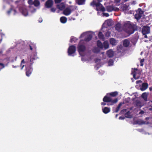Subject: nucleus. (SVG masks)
I'll return each instance as SVG.
<instances>
[{
  "instance_id": "nucleus-6",
  "label": "nucleus",
  "mask_w": 152,
  "mask_h": 152,
  "mask_svg": "<svg viewBox=\"0 0 152 152\" xmlns=\"http://www.w3.org/2000/svg\"><path fill=\"white\" fill-rule=\"evenodd\" d=\"M76 48L74 45H71L68 48V55L70 56H73L72 54H74L76 51Z\"/></svg>"
},
{
  "instance_id": "nucleus-55",
  "label": "nucleus",
  "mask_w": 152,
  "mask_h": 152,
  "mask_svg": "<svg viewBox=\"0 0 152 152\" xmlns=\"http://www.w3.org/2000/svg\"><path fill=\"white\" fill-rule=\"evenodd\" d=\"M125 118L124 117L120 116L119 117V119L120 120H124Z\"/></svg>"
},
{
  "instance_id": "nucleus-62",
  "label": "nucleus",
  "mask_w": 152,
  "mask_h": 152,
  "mask_svg": "<svg viewBox=\"0 0 152 152\" xmlns=\"http://www.w3.org/2000/svg\"><path fill=\"white\" fill-rule=\"evenodd\" d=\"M145 119L146 120H148V119H149V118H148V117H146L145 118Z\"/></svg>"
},
{
  "instance_id": "nucleus-36",
  "label": "nucleus",
  "mask_w": 152,
  "mask_h": 152,
  "mask_svg": "<svg viewBox=\"0 0 152 152\" xmlns=\"http://www.w3.org/2000/svg\"><path fill=\"white\" fill-rule=\"evenodd\" d=\"M125 116L126 118H131V115H130V113L129 111L127 112L125 115Z\"/></svg>"
},
{
  "instance_id": "nucleus-58",
  "label": "nucleus",
  "mask_w": 152,
  "mask_h": 152,
  "mask_svg": "<svg viewBox=\"0 0 152 152\" xmlns=\"http://www.w3.org/2000/svg\"><path fill=\"white\" fill-rule=\"evenodd\" d=\"M121 0H115V1L116 3H118L120 2Z\"/></svg>"
},
{
  "instance_id": "nucleus-59",
  "label": "nucleus",
  "mask_w": 152,
  "mask_h": 152,
  "mask_svg": "<svg viewBox=\"0 0 152 152\" xmlns=\"http://www.w3.org/2000/svg\"><path fill=\"white\" fill-rule=\"evenodd\" d=\"M24 41H20V43H21V45H24Z\"/></svg>"
},
{
  "instance_id": "nucleus-12",
  "label": "nucleus",
  "mask_w": 152,
  "mask_h": 152,
  "mask_svg": "<svg viewBox=\"0 0 152 152\" xmlns=\"http://www.w3.org/2000/svg\"><path fill=\"white\" fill-rule=\"evenodd\" d=\"M21 13L24 16H26L28 15V12L25 6H23L21 8Z\"/></svg>"
},
{
  "instance_id": "nucleus-40",
  "label": "nucleus",
  "mask_w": 152,
  "mask_h": 152,
  "mask_svg": "<svg viewBox=\"0 0 152 152\" xmlns=\"http://www.w3.org/2000/svg\"><path fill=\"white\" fill-rule=\"evenodd\" d=\"M77 39L76 38L72 37L70 40V42H75L77 40Z\"/></svg>"
},
{
  "instance_id": "nucleus-24",
  "label": "nucleus",
  "mask_w": 152,
  "mask_h": 152,
  "mask_svg": "<svg viewBox=\"0 0 152 152\" xmlns=\"http://www.w3.org/2000/svg\"><path fill=\"white\" fill-rule=\"evenodd\" d=\"M107 54L108 56L109 57H111L113 56L114 53L113 51L110 49L107 51Z\"/></svg>"
},
{
  "instance_id": "nucleus-57",
  "label": "nucleus",
  "mask_w": 152,
  "mask_h": 152,
  "mask_svg": "<svg viewBox=\"0 0 152 152\" xmlns=\"http://www.w3.org/2000/svg\"><path fill=\"white\" fill-rule=\"evenodd\" d=\"M38 21H39V23H41L42 22V18H39V20H38Z\"/></svg>"
},
{
  "instance_id": "nucleus-18",
  "label": "nucleus",
  "mask_w": 152,
  "mask_h": 152,
  "mask_svg": "<svg viewBox=\"0 0 152 152\" xmlns=\"http://www.w3.org/2000/svg\"><path fill=\"white\" fill-rule=\"evenodd\" d=\"M106 27H104L103 26L102 27V29L103 31H107V32H106L105 33H104L105 35L107 37H109L110 36V32L107 30V27L106 26Z\"/></svg>"
},
{
  "instance_id": "nucleus-64",
  "label": "nucleus",
  "mask_w": 152,
  "mask_h": 152,
  "mask_svg": "<svg viewBox=\"0 0 152 152\" xmlns=\"http://www.w3.org/2000/svg\"><path fill=\"white\" fill-rule=\"evenodd\" d=\"M129 0H123V1H125V2H126V1H128Z\"/></svg>"
},
{
  "instance_id": "nucleus-11",
  "label": "nucleus",
  "mask_w": 152,
  "mask_h": 152,
  "mask_svg": "<svg viewBox=\"0 0 152 152\" xmlns=\"http://www.w3.org/2000/svg\"><path fill=\"white\" fill-rule=\"evenodd\" d=\"M32 70V69L31 66L27 67L26 72V75L28 77L31 74Z\"/></svg>"
},
{
  "instance_id": "nucleus-28",
  "label": "nucleus",
  "mask_w": 152,
  "mask_h": 152,
  "mask_svg": "<svg viewBox=\"0 0 152 152\" xmlns=\"http://www.w3.org/2000/svg\"><path fill=\"white\" fill-rule=\"evenodd\" d=\"M67 18L65 17H62L60 18V20L61 22L62 23H65L67 21Z\"/></svg>"
},
{
  "instance_id": "nucleus-15",
  "label": "nucleus",
  "mask_w": 152,
  "mask_h": 152,
  "mask_svg": "<svg viewBox=\"0 0 152 152\" xmlns=\"http://www.w3.org/2000/svg\"><path fill=\"white\" fill-rule=\"evenodd\" d=\"M71 13L70 9L69 7L66 8L63 11L64 14L66 16L69 15Z\"/></svg>"
},
{
  "instance_id": "nucleus-51",
  "label": "nucleus",
  "mask_w": 152,
  "mask_h": 152,
  "mask_svg": "<svg viewBox=\"0 0 152 152\" xmlns=\"http://www.w3.org/2000/svg\"><path fill=\"white\" fill-rule=\"evenodd\" d=\"M99 74L101 75H103L104 73V72L102 70H100L99 71Z\"/></svg>"
},
{
  "instance_id": "nucleus-21",
  "label": "nucleus",
  "mask_w": 152,
  "mask_h": 152,
  "mask_svg": "<svg viewBox=\"0 0 152 152\" xmlns=\"http://www.w3.org/2000/svg\"><path fill=\"white\" fill-rule=\"evenodd\" d=\"M58 8L60 10L64 9L65 8V5L64 3H62L57 5Z\"/></svg>"
},
{
  "instance_id": "nucleus-19",
  "label": "nucleus",
  "mask_w": 152,
  "mask_h": 152,
  "mask_svg": "<svg viewBox=\"0 0 152 152\" xmlns=\"http://www.w3.org/2000/svg\"><path fill=\"white\" fill-rule=\"evenodd\" d=\"M130 44V42L127 39L124 40L123 42V45L124 46L126 47H128Z\"/></svg>"
},
{
  "instance_id": "nucleus-44",
  "label": "nucleus",
  "mask_w": 152,
  "mask_h": 152,
  "mask_svg": "<svg viewBox=\"0 0 152 152\" xmlns=\"http://www.w3.org/2000/svg\"><path fill=\"white\" fill-rule=\"evenodd\" d=\"M28 2L29 5H33L34 4V1L32 0H28Z\"/></svg>"
},
{
  "instance_id": "nucleus-25",
  "label": "nucleus",
  "mask_w": 152,
  "mask_h": 152,
  "mask_svg": "<svg viewBox=\"0 0 152 152\" xmlns=\"http://www.w3.org/2000/svg\"><path fill=\"white\" fill-rule=\"evenodd\" d=\"M110 43L113 45H116L117 42V41L113 38H111L110 39Z\"/></svg>"
},
{
  "instance_id": "nucleus-38",
  "label": "nucleus",
  "mask_w": 152,
  "mask_h": 152,
  "mask_svg": "<svg viewBox=\"0 0 152 152\" xmlns=\"http://www.w3.org/2000/svg\"><path fill=\"white\" fill-rule=\"evenodd\" d=\"M25 61L24 59H23L21 62L20 66H21V69H23V67L24 66V64H25Z\"/></svg>"
},
{
  "instance_id": "nucleus-34",
  "label": "nucleus",
  "mask_w": 152,
  "mask_h": 152,
  "mask_svg": "<svg viewBox=\"0 0 152 152\" xmlns=\"http://www.w3.org/2000/svg\"><path fill=\"white\" fill-rule=\"evenodd\" d=\"M39 4V2L38 0H35L34 1L33 4L36 7L38 6Z\"/></svg>"
},
{
  "instance_id": "nucleus-50",
  "label": "nucleus",
  "mask_w": 152,
  "mask_h": 152,
  "mask_svg": "<svg viewBox=\"0 0 152 152\" xmlns=\"http://www.w3.org/2000/svg\"><path fill=\"white\" fill-rule=\"evenodd\" d=\"M103 16H106V17H108L109 16V14L108 13H103Z\"/></svg>"
},
{
  "instance_id": "nucleus-49",
  "label": "nucleus",
  "mask_w": 152,
  "mask_h": 152,
  "mask_svg": "<svg viewBox=\"0 0 152 152\" xmlns=\"http://www.w3.org/2000/svg\"><path fill=\"white\" fill-rule=\"evenodd\" d=\"M15 4L16 5L17 7H18L19 5V1L18 0L16 1L15 2Z\"/></svg>"
},
{
  "instance_id": "nucleus-48",
  "label": "nucleus",
  "mask_w": 152,
  "mask_h": 152,
  "mask_svg": "<svg viewBox=\"0 0 152 152\" xmlns=\"http://www.w3.org/2000/svg\"><path fill=\"white\" fill-rule=\"evenodd\" d=\"M100 61H101V60L100 59H96V60H95V62L96 64H98L100 63Z\"/></svg>"
},
{
  "instance_id": "nucleus-32",
  "label": "nucleus",
  "mask_w": 152,
  "mask_h": 152,
  "mask_svg": "<svg viewBox=\"0 0 152 152\" xmlns=\"http://www.w3.org/2000/svg\"><path fill=\"white\" fill-rule=\"evenodd\" d=\"M118 94V92L117 91H115L113 92L110 93L109 94V95L110 96L114 97L117 95Z\"/></svg>"
},
{
  "instance_id": "nucleus-46",
  "label": "nucleus",
  "mask_w": 152,
  "mask_h": 152,
  "mask_svg": "<svg viewBox=\"0 0 152 152\" xmlns=\"http://www.w3.org/2000/svg\"><path fill=\"white\" fill-rule=\"evenodd\" d=\"M144 61V58L141 60L140 61V66H142L143 65V62Z\"/></svg>"
},
{
  "instance_id": "nucleus-13",
  "label": "nucleus",
  "mask_w": 152,
  "mask_h": 152,
  "mask_svg": "<svg viewBox=\"0 0 152 152\" xmlns=\"http://www.w3.org/2000/svg\"><path fill=\"white\" fill-rule=\"evenodd\" d=\"M12 11H14V15H15L17 13L16 10L14 9V6L12 5H11L10 8L7 11V13L8 15H10L11 12Z\"/></svg>"
},
{
  "instance_id": "nucleus-4",
  "label": "nucleus",
  "mask_w": 152,
  "mask_h": 152,
  "mask_svg": "<svg viewBox=\"0 0 152 152\" xmlns=\"http://www.w3.org/2000/svg\"><path fill=\"white\" fill-rule=\"evenodd\" d=\"M91 31H88L84 32L80 36V38H82L85 37V40L86 41H89L92 38V35L91 33Z\"/></svg>"
},
{
  "instance_id": "nucleus-37",
  "label": "nucleus",
  "mask_w": 152,
  "mask_h": 152,
  "mask_svg": "<svg viewBox=\"0 0 152 152\" xmlns=\"http://www.w3.org/2000/svg\"><path fill=\"white\" fill-rule=\"evenodd\" d=\"M70 9V11L71 12L72 11H73L75 10H76L77 9V7L76 6H71L69 7Z\"/></svg>"
},
{
  "instance_id": "nucleus-17",
  "label": "nucleus",
  "mask_w": 152,
  "mask_h": 152,
  "mask_svg": "<svg viewBox=\"0 0 152 152\" xmlns=\"http://www.w3.org/2000/svg\"><path fill=\"white\" fill-rule=\"evenodd\" d=\"M148 84L147 83H143L142 84L140 89L142 91H144L148 88Z\"/></svg>"
},
{
  "instance_id": "nucleus-52",
  "label": "nucleus",
  "mask_w": 152,
  "mask_h": 152,
  "mask_svg": "<svg viewBox=\"0 0 152 152\" xmlns=\"http://www.w3.org/2000/svg\"><path fill=\"white\" fill-rule=\"evenodd\" d=\"M62 1V0H55V2L56 3H58L61 2Z\"/></svg>"
},
{
  "instance_id": "nucleus-5",
  "label": "nucleus",
  "mask_w": 152,
  "mask_h": 152,
  "mask_svg": "<svg viewBox=\"0 0 152 152\" xmlns=\"http://www.w3.org/2000/svg\"><path fill=\"white\" fill-rule=\"evenodd\" d=\"M84 42L83 40H81L80 41L78 46V50L79 53V54L81 56H83L82 53L86 49V47L83 43Z\"/></svg>"
},
{
  "instance_id": "nucleus-43",
  "label": "nucleus",
  "mask_w": 152,
  "mask_h": 152,
  "mask_svg": "<svg viewBox=\"0 0 152 152\" xmlns=\"http://www.w3.org/2000/svg\"><path fill=\"white\" fill-rule=\"evenodd\" d=\"M29 7L30 8H31V9H30V11L32 13H34V12H35V11H36V9L34 8H32V9H31V6H29Z\"/></svg>"
},
{
  "instance_id": "nucleus-31",
  "label": "nucleus",
  "mask_w": 152,
  "mask_h": 152,
  "mask_svg": "<svg viewBox=\"0 0 152 152\" xmlns=\"http://www.w3.org/2000/svg\"><path fill=\"white\" fill-rule=\"evenodd\" d=\"M123 47L122 46H118L117 48V50L118 53H122L123 50H122Z\"/></svg>"
},
{
  "instance_id": "nucleus-2",
  "label": "nucleus",
  "mask_w": 152,
  "mask_h": 152,
  "mask_svg": "<svg viewBox=\"0 0 152 152\" xmlns=\"http://www.w3.org/2000/svg\"><path fill=\"white\" fill-rule=\"evenodd\" d=\"M97 1L99 2L96 3L95 1H94L91 3L90 5L92 6H93L94 5H95L97 11H101L102 12L105 11V8L101 4L99 3V2H102V0H97Z\"/></svg>"
},
{
  "instance_id": "nucleus-29",
  "label": "nucleus",
  "mask_w": 152,
  "mask_h": 152,
  "mask_svg": "<svg viewBox=\"0 0 152 152\" xmlns=\"http://www.w3.org/2000/svg\"><path fill=\"white\" fill-rule=\"evenodd\" d=\"M76 1L79 5H83L85 4V0H76Z\"/></svg>"
},
{
  "instance_id": "nucleus-47",
  "label": "nucleus",
  "mask_w": 152,
  "mask_h": 152,
  "mask_svg": "<svg viewBox=\"0 0 152 152\" xmlns=\"http://www.w3.org/2000/svg\"><path fill=\"white\" fill-rule=\"evenodd\" d=\"M118 102V99H115L113 100L112 99V101L111 102L113 104L115 103Z\"/></svg>"
},
{
  "instance_id": "nucleus-30",
  "label": "nucleus",
  "mask_w": 152,
  "mask_h": 152,
  "mask_svg": "<svg viewBox=\"0 0 152 152\" xmlns=\"http://www.w3.org/2000/svg\"><path fill=\"white\" fill-rule=\"evenodd\" d=\"M147 94L146 93H144L142 95V97L145 101H147Z\"/></svg>"
},
{
  "instance_id": "nucleus-23",
  "label": "nucleus",
  "mask_w": 152,
  "mask_h": 152,
  "mask_svg": "<svg viewBox=\"0 0 152 152\" xmlns=\"http://www.w3.org/2000/svg\"><path fill=\"white\" fill-rule=\"evenodd\" d=\"M102 110L104 113L107 114L110 111V109L107 107H105L102 108Z\"/></svg>"
},
{
  "instance_id": "nucleus-41",
  "label": "nucleus",
  "mask_w": 152,
  "mask_h": 152,
  "mask_svg": "<svg viewBox=\"0 0 152 152\" xmlns=\"http://www.w3.org/2000/svg\"><path fill=\"white\" fill-rule=\"evenodd\" d=\"M99 49L97 48H94L93 49V51L94 53H97L99 51Z\"/></svg>"
},
{
  "instance_id": "nucleus-26",
  "label": "nucleus",
  "mask_w": 152,
  "mask_h": 152,
  "mask_svg": "<svg viewBox=\"0 0 152 152\" xmlns=\"http://www.w3.org/2000/svg\"><path fill=\"white\" fill-rule=\"evenodd\" d=\"M137 69H134V70H132V71L131 74L133 75V77L135 79H137L138 77H136V75L137 74Z\"/></svg>"
},
{
  "instance_id": "nucleus-3",
  "label": "nucleus",
  "mask_w": 152,
  "mask_h": 152,
  "mask_svg": "<svg viewBox=\"0 0 152 152\" xmlns=\"http://www.w3.org/2000/svg\"><path fill=\"white\" fill-rule=\"evenodd\" d=\"M97 43L98 47L101 49H104L106 50L109 48V44L107 41H105L102 44L100 41L98 40L97 41Z\"/></svg>"
},
{
  "instance_id": "nucleus-7",
  "label": "nucleus",
  "mask_w": 152,
  "mask_h": 152,
  "mask_svg": "<svg viewBox=\"0 0 152 152\" xmlns=\"http://www.w3.org/2000/svg\"><path fill=\"white\" fill-rule=\"evenodd\" d=\"M143 13V12L141 9L139 8L136 11V13L135 14V18L137 20L140 19L142 16Z\"/></svg>"
},
{
  "instance_id": "nucleus-53",
  "label": "nucleus",
  "mask_w": 152,
  "mask_h": 152,
  "mask_svg": "<svg viewBox=\"0 0 152 152\" xmlns=\"http://www.w3.org/2000/svg\"><path fill=\"white\" fill-rule=\"evenodd\" d=\"M51 12H54L56 11V9L54 8H52L50 9Z\"/></svg>"
},
{
  "instance_id": "nucleus-9",
  "label": "nucleus",
  "mask_w": 152,
  "mask_h": 152,
  "mask_svg": "<svg viewBox=\"0 0 152 152\" xmlns=\"http://www.w3.org/2000/svg\"><path fill=\"white\" fill-rule=\"evenodd\" d=\"M150 32V28L149 27L144 26L142 28V33L143 35L149 34Z\"/></svg>"
},
{
  "instance_id": "nucleus-61",
  "label": "nucleus",
  "mask_w": 152,
  "mask_h": 152,
  "mask_svg": "<svg viewBox=\"0 0 152 152\" xmlns=\"http://www.w3.org/2000/svg\"><path fill=\"white\" fill-rule=\"evenodd\" d=\"M101 104L102 105H105L106 104L104 102H102L101 103Z\"/></svg>"
},
{
  "instance_id": "nucleus-63",
  "label": "nucleus",
  "mask_w": 152,
  "mask_h": 152,
  "mask_svg": "<svg viewBox=\"0 0 152 152\" xmlns=\"http://www.w3.org/2000/svg\"><path fill=\"white\" fill-rule=\"evenodd\" d=\"M145 38H147V36L146 35H145Z\"/></svg>"
},
{
  "instance_id": "nucleus-16",
  "label": "nucleus",
  "mask_w": 152,
  "mask_h": 152,
  "mask_svg": "<svg viewBox=\"0 0 152 152\" xmlns=\"http://www.w3.org/2000/svg\"><path fill=\"white\" fill-rule=\"evenodd\" d=\"M112 24V20L111 19H108L106 20L102 26L104 27V26H105L106 25L109 26L111 25Z\"/></svg>"
},
{
  "instance_id": "nucleus-1",
  "label": "nucleus",
  "mask_w": 152,
  "mask_h": 152,
  "mask_svg": "<svg viewBox=\"0 0 152 152\" xmlns=\"http://www.w3.org/2000/svg\"><path fill=\"white\" fill-rule=\"evenodd\" d=\"M115 29L118 31L123 30L130 34L134 33V30L132 26L129 23H125L123 26L119 23H118L115 26Z\"/></svg>"
},
{
  "instance_id": "nucleus-10",
  "label": "nucleus",
  "mask_w": 152,
  "mask_h": 152,
  "mask_svg": "<svg viewBox=\"0 0 152 152\" xmlns=\"http://www.w3.org/2000/svg\"><path fill=\"white\" fill-rule=\"evenodd\" d=\"M109 94H107L106 96H105L103 99V100L104 102H111L112 98L111 96H109Z\"/></svg>"
},
{
  "instance_id": "nucleus-33",
  "label": "nucleus",
  "mask_w": 152,
  "mask_h": 152,
  "mask_svg": "<svg viewBox=\"0 0 152 152\" xmlns=\"http://www.w3.org/2000/svg\"><path fill=\"white\" fill-rule=\"evenodd\" d=\"M136 105L137 107H141L142 106L141 102L138 100H137L136 101Z\"/></svg>"
},
{
  "instance_id": "nucleus-54",
  "label": "nucleus",
  "mask_w": 152,
  "mask_h": 152,
  "mask_svg": "<svg viewBox=\"0 0 152 152\" xmlns=\"http://www.w3.org/2000/svg\"><path fill=\"white\" fill-rule=\"evenodd\" d=\"M142 83V81L141 80H139L136 81V83L137 84H138L139 83Z\"/></svg>"
},
{
  "instance_id": "nucleus-27",
  "label": "nucleus",
  "mask_w": 152,
  "mask_h": 152,
  "mask_svg": "<svg viewBox=\"0 0 152 152\" xmlns=\"http://www.w3.org/2000/svg\"><path fill=\"white\" fill-rule=\"evenodd\" d=\"M30 49L31 50H32L33 49L35 50L36 49V47L35 45L33 43H31L29 45Z\"/></svg>"
},
{
  "instance_id": "nucleus-14",
  "label": "nucleus",
  "mask_w": 152,
  "mask_h": 152,
  "mask_svg": "<svg viewBox=\"0 0 152 152\" xmlns=\"http://www.w3.org/2000/svg\"><path fill=\"white\" fill-rule=\"evenodd\" d=\"M53 1L52 0H48L45 3V5L48 8L51 7L53 5Z\"/></svg>"
},
{
  "instance_id": "nucleus-42",
  "label": "nucleus",
  "mask_w": 152,
  "mask_h": 152,
  "mask_svg": "<svg viewBox=\"0 0 152 152\" xmlns=\"http://www.w3.org/2000/svg\"><path fill=\"white\" fill-rule=\"evenodd\" d=\"M113 61L112 60H110L108 62L109 66H110L113 65Z\"/></svg>"
},
{
  "instance_id": "nucleus-56",
  "label": "nucleus",
  "mask_w": 152,
  "mask_h": 152,
  "mask_svg": "<svg viewBox=\"0 0 152 152\" xmlns=\"http://www.w3.org/2000/svg\"><path fill=\"white\" fill-rule=\"evenodd\" d=\"M0 66H2V68H4V64L2 63H0Z\"/></svg>"
},
{
  "instance_id": "nucleus-60",
  "label": "nucleus",
  "mask_w": 152,
  "mask_h": 152,
  "mask_svg": "<svg viewBox=\"0 0 152 152\" xmlns=\"http://www.w3.org/2000/svg\"><path fill=\"white\" fill-rule=\"evenodd\" d=\"M144 113V112L143 111H141L139 113L140 114H143Z\"/></svg>"
},
{
  "instance_id": "nucleus-45",
  "label": "nucleus",
  "mask_w": 152,
  "mask_h": 152,
  "mask_svg": "<svg viewBox=\"0 0 152 152\" xmlns=\"http://www.w3.org/2000/svg\"><path fill=\"white\" fill-rule=\"evenodd\" d=\"M35 58H36V57H35V58H32L31 57V59L30 60V62L31 65H32V63H33V60L35 59Z\"/></svg>"
},
{
  "instance_id": "nucleus-8",
  "label": "nucleus",
  "mask_w": 152,
  "mask_h": 152,
  "mask_svg": "<svg viewBox=\"0 0 152 152\" xmlns=\"http://www.w3.org/2000/svg\"><path fill=\"white\" fill-rule=\"evenodd\" d=\"M106 9L108 12H111L113 11H118L119 10V9L118 8L114 7L113 5H109L107 6Z\"/></svg>"
},
{
  "instance_id": "nucleus-39",
  "label": "nucleus",
  "mask_w": 152,
  "mask_h": 152,
  "mask_svg": "<svg viewBox=\"0 0 152 152\" xmlns=\"http://www.w3.org/2000/svg\"><path fill=\"white\" fill-rule=\"evenodd\" d=\"M121 105H122L121 103H120L119 104L118 107L116 108V110L115 111V112L117 113Z\"/></svg>"
},
{
  "instance_id": "nucleus-20",
  "label": "nucleus",
  "mask_w": 152,
  "mask_h": 152,
  "mask_svg": "<svg viewBox=\"0 0 152 152\" xmlns=\"http://www.w3.org/2000/svg\"><path fill=\"white\" fill-rule=\"evenodd\" d=\"M137 123L139 125H142L145 124H148L149 123L148 122L144 121L142 120H139L137 121Z\"/></svg>"
},
{
  "instance_id": "nucleus-22",
  "label": "nucleus",
  "mask_w": 152,
  "mask_h": 152,
  "mask_svg": "<svg viewBox=\"0 0 152 152\" xmlns=\"http://www.w3.org/2000/svg\"><path fill=\"white\" fill-rule=\"evenodd\" d=\"M121 8L123 11H126L129 9V6L128 5L126 4H124L121 6Z\"/></svg>"
},
{
  "instance_id": "nucleus-35",
  "label": "nucleus",
  "mask_w": 152,
  "mask_h": 152,
  "mask_svg": "<svg viewBox=\"0 0 152 152\" xmlns=\"http://www.w3.org/2000/svg\"><path fill=\"white\" fill-rule=\"evenodd\" d=\"M99 38L101 39H103L104 38V37L102 33L101 32H99L98 34Z\"/></svg>"
}]
</instances>
